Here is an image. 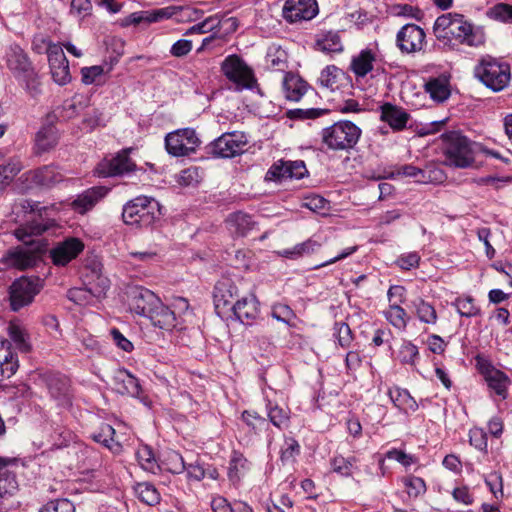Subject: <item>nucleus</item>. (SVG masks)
Masks as SVG:
<instances>
[{
  "label": "nucleus",
  "instance_id": "f257e3e1",
  "mask_svg": "<svg viewBox=\"0 0 512 512\" xmlns=\"http://www.w3.org/2000/svg\"><path fill=\"white\" fill-rule=\"evenodd\" d=\"M433 34L446 50H457L460 45L479 47L485 43V34L466 20L464 15L446 13L434 22Z\"/></svg>",
  "mask_w": 512,
  "mask_h": 512
},
{
  "label": "nucleus",
  "instance_id": "f03ea898",
  "mask_svg": "<svg viewBox=\"0 0 512 512\" xmlns=\"http://www.w3.org/2000/svg\"><path fill=\"white\" fill-rule=\"evenodd\" d=\"M161 217L159 202L147 196H138L128 201L122 210V219L125 224L138 228L152 226Z\"/></svg>",
  "mask_w": 512,
  "mask_h": 512
},
{
  "label": "nucleus",
  "instance_id": "7ed1b4c3",
  "mask_svg": "<svg viewBox=\"0 0 512 512\" xmlns=\"http://www.w3.org/2000/svg\"><path fill=\"white\" fill-rule=\"evenodd\" d=\"M6 64L14 77L25 85L32 95L39 93V81L28 55L17 44H12L6 50Z\"/></svg>",
  "mask_w": 512,
  "mask_h": 512
},
{
  "label": "nucleus",
  "instance_id": "20e7f679",
  "mask_svg": "<svg viewBox=\"0 0 512 512\" xmlns=\"http://www.w3.org/2000/svg\"><path fill=\"white\" fill-rule=\"evenodd\" d=\"M474 75L487 88L499 92L509 85L511 69L508 63L486 56L475 66Z\"/></svg>",
  "mask_w": 512,
  "mask_h": 512
},
{
  "label": "nucleus",
  "instance_id": "39448f33",
  "mask_svg": "<svg viewBox=\"0 0 512 512\" xmlns=\"http://www.w3.org/2000/svg\"><path fill=\"white\" fill-rule=\"evenodd\" d=\"M360 136L361 129L350 121L336 122L321 132L322 142L334 151L353 148Z\"/></svg>",
  "mask_w": 512,
  "mask_h": 512
},
{
  "label": "nucleus",
  "instance_id": "423d86ee",
  "mask_svg": "<svg viewBox=\"0 0 512 512\" xmlns=\"http://www.w3.org/2000/svg\"><path fill=\"white\" fill-rule=\"evenodd\" d=\"M445 163L457 168H466L474 162L472 142L458 132H450L445 138Z\"/></svg>",
  "mask_w": 512,
  "mask_h": 512
},
{
  "label": "nucleus",
  "instance_id": "0eeeda50",
  "mask_svg": "<svg viewBox=\"0 0 512 512\" xmlns=\"http://www.w3.org/2000/svg\"><path fill=\"white\" fill-rule=\"evenodd\" d=\"M225 77L235 84L236 90H252L257 87V80L252 69L237 55L225 58L221 65Z\"/></svg>",
  "mask_w": 512,
  "mask_h": 512
},
{
  "label": "nucleus",
  "instance_id": "6e6552de",
  "mask_svg": "<svg viewBox=\"0 0 512 512\" xmlns=\"http://www.w3.org/2000/svg\"><path fill=\"white\" fill-rule=\"evenodd\" d=\"M200 140L194 129L184 128L169 133L165 138L167 152L176 157L187 156L196 151Z\"/></svg>",
  "mask_w": 512,
  "mask_h": 512
},
{
  "label": "nucleus",
  "instance_id": "1a4fd4ad",
  "mask_svg": "<svg viewBox=\"0 0 512 512\" xmlns=\"http://www.w3.org/2000/svg\"><path fill=\"white\" fill-rule=\"evenodd\" d=\"M476 367L484 377L488 387L502 399L508 397V388L511 384L510 378L501 370L495 368L492 363L481 355L475 357Z\"/></svg>",
  "mask_w": 512,
  "mask_h": 512
},
{
  "label": "nucleus",
  "instance_id": "9d476101",
  "mask_svg": "<svg viewBox=\"0 0 512 512\" xmlns=\"http://www.w3.org/2000/svg\"><path fill=\"white\" fill-rule=\"evenodd\" d=\"M39 278L21 277L15 280L10 287V304L13 311L29 305L36 294L40 292Z\"/></svg>",
  "mask_w": 512,
  "mask_h": 512
},
{
  "label": "nucleus",
  "instance_id": "9b49d317",
  "mask_svg": "<svg viewBox=\"0 0 512 512\" xmlns=\"http://www.w3.org/2000/svg\"><path fill=\"white\" fill-rule=\"evenodd\" d=\"M133 148H126L120 151L111 159H104L97 166V172L102 177H113L130 174L137 169L135 161L130 157L134 152Z\"/></svg>",
  "mask_w": 512,
  "mask_h": 512
},
{
  "label": "nucleus",
  "instance_id": "f8f14e48",
  "mask_svg": "<svg viewBox=\"0 0 512 512\" xmlns=\"http://www.w3.org/2000/svg\"><path fill=\"white\" fill-rule=\"evenodd\" d=\"M247 137L242 132L224 133L211 145V152L222 158H232L245 151Z\"/></svg>",
  "mask_w": 512,
  "mask_h": 512
},
{
  "label": "nucleus",
  "instance_id": "ddd939ff",
  "mask_svg": "<svg viewBox=\"0 0 512 512\" xmlns=\"http://www.w3.org/2000/svg\"><path fill=\"white\" fill-rule=\"evenodd\" d=\"M426 34L416 24L404 25L396 35V46L403 54H414L423 49Z\"/></svg>",
  "mask_w": 512,
  "mask_h": 512
},
{
  "label": "nucleus",
  "instance_id": "4468645a",
  "mask_svg": "<svg viewBox=\"0 0 512 512\" xmlns=\"http://www.w3.org/2000/svg\"><path fill=\"white\" fill-rule=\"evenodd\" d=\"M47 56L54 82L61 86L69 83L71 81L69 63L63 48L58 44L49 43Z\"/></svg>",
  "mask_w": 512,
  "mask_h": 512
},
{
  "label": "nucleus",
  "instance_id": "2eb2a0df",
  "mask_svg": "<svg viewBox=\"0 0 512 512\" xmlns=\"http://www.w3.org/2000/svg\"><path fill=\"white\" fill-rule=\"evenodd\" d=\"M308 174L304 161L279 160L267 171L265 179L268 181H282L286 179H302Z\"/></svg>",
  "mask_w": 512,
  "mask_h": 512
},
{
  "label": "nucleus",
  "instance_id": "dca6fc26",
  "mask_svg": "<svg viewBox=\"0 0 512 512\" xmlns=\"http://www.w3.org/2000/svg\"><path fill=\"white\" fill-rule=\"evenodd\" d=\"M317 13L316 0H286L283 7V16L291 23L311 20Z\"/></svg>",
  "mask_w": 512,
  "mask_h": 512
},
{
  "label": "nucleus",
  "instance_id": "f3484780",
  "mask_svg": "<svg viewBox=\"0 0 512 512\" xmlns=\"http://www.w3.org/2000/svg\"><path fill=\"white\" fill-rule=\"evenodd\" d=\"M161 300L155 293L143 287H135L130 292V309L134 313L149 317Z\"/></svg>",
  "mask_w": 512,
  "mask_h": 512
},
{
  "label": "nucleus",
  "instance_id": "a211bd4d",
  "mask_svg": "<svg viewBox=\"0 0 512 512\" xmlns=\"http://www.w3.org/2000/svg\"><path fill=\"white\" fill-rule=\"evenodd\" d=\"M239 290L235 282L230 278L219 280L213 292L214 304L217 313L220 315L225 309L231 310L234 300L238 297Z\"/></svg>",
  "mask_w": 512,
  "mask_h": 512
},
{
  "label": "nucleus",
  "instance_id": "6ab92c4d",
  "mask_svg": "<svg viewBox=\"0 0 512 512\" xmlns=\"http://www.w3.org/2000/svg\"><path fill=\"white\" fill-rule=\"evenodd\" d=\"M46 385L50 396L58 406L68 408L72 404L70 382L61 374H49L46 376Z\"/></svg>",
  "mask_w": 512,
  "mask_h": 512
},
{
  "label": "nucleus",
  "instance_id": "aec40b11",
  "mask_svg": "<svg viewBox=\"0 0 512 512\" xmlns=\"http://www.w3.org/2000/svg\"><path fill=\"white\" fill-rule=\"evenodd\" d=\"M231 311L242 324L252 325L260 315V303L255 295L249 294L237 299Z\"/></svg>",
  "mask_w": 512,
  "mask_h": 512
},
{
  "label": "nucleus",
  "instance_id": "412c9836",
  "mask_svg": "<svg viewBox=\"0 0 512 512\" xmlns=\"http://www.w3.org/2000/svg\"><path fill=\"white\" fill-rule=\"evenodd\" d=\"M84 249V244L77 238H69L58 243L50 250L53 264L65 266L75 259Z\"/></svg>",
  "mask_w": 512,
  "mask_h": 512
},
{
  "label": "nucleus",
  "instance_id": "4be33fe9",
  "mask_svg": "<svg viewBox=\"0 0 512 512\" xmlns=\"http://www.w3.org/2000/svg\"><path fill=\"white\" fill-rule=\"evenodd\" d=\"M38 259V254L30 248L16 247L7 251L2 257V263L7 268L24 270L34 267Z\"/></svg>",
  "mask_w": 512,
  "mask_h": 512
},
{
  "label": "nucleus",
  "instance_id": "5701e85b",
  "mask_svg": "<svg viewBox=\"0 0 512 512\" xmlns=\"http://www.w3.org/2000/svg\"><path fill=\"white\" fill-rule=\"evenodd\" d=\"M22 177L29 186L50 187L63 180V174L54 166H43L41 168L25 172Z\"/></svg>",
  "mask_w": 512,
  "mask_h": 512
},
{
  "label": "nucleus",
  "instance_id": "b1692460",
  "mask_svg": "<svg viewBox=\"0 0 512 512\" xmlns=\"http://www.w3.org/2000/svg\"><path fill=\"white\" fill-rule=\"evenodd\" d=\"M114 390L121 395L138 397L141 392L139 380L126 369H118L113 375Z\"/></svg>",
  "mask_w": 512,
  "mask_h": 512
},
{
  "label": "nucleus",
  "instance_id": "393cba45",
  "mask_svg": "<svg viewBox=\"0 0 512 512\" xmlns=\"http://www.w3.org/2000/svg\"><path fill=\"white\" fill-rule=\"evenodd\" d=\"M107 190L104 187H92L79 195L72 201V209L80 214H85L95 207V205L106 195Z\"/></svg>",
  "mask_w": 512,
  "mask_h": 512
},
{
  "label": "nucleus",
  "instance_id": "a878e982",
  "mask_svg": "<svg viewBox=\"0 0 512 512\" xmlns=\"http://www.w3.org/2000/svg\"><path fill=\"white\" fill-rule=\"evenodd\" d=\"M18 367V358L12 351L11 343L0 337V378L12 377Z\"/></svg>",
  "mask_w": 512,
  "mask_h": 512
},
{
  "label": "nucleus",
  "instance_id": "bb28decb",
  "mask_svg": "<svg viewBox=\"0 0 512 512\" xmlns=\"http://www.w3.org/2000/svg\"><path fill=\"white\" fill-rule=\"evenodd\" d=\"M380 118L388 123L393 130L399 131L406 127L410 115L401 107L385 103L381 106Z\"/></svg>",
  "mask_w": 512,
  "mask_h": 512
},
{
  "label": "nucleus",
  "instance_id": "cd10ccee",
  "mask_svg": "<svg viewBox=\"0 0 512 512\" xmlns=\"http://www.w3.org/2000/svg\"><path fill=\"white\" fill-rule=\"evenodd\" d=\"M226 224L229 231L237 237L247 236L256 226L252 216L241 211L231 213L226 219Z\"/></svg>",
  "mask_w": 512,
  "mask_h": 512
},
{
  "label": "nucleus",
  "instance_id": "c85d7f7f",
  "mask_svg": "<svg viewBox=\"0 0 512 512\" xmlns=\"http://www.w3.org/2000/svg\"><path fill=\"white\" fill-rule=\"evenodd\" d=\"M425 91L436 102H444L451 95L450 76L441 74L438 77L430 78L425 83Z\"/></svg>",
  "mask_w": 512,
  "mask_h": 512
},
{
  "label": "nucleus",
  "instance_id": "c756f323",
  "mask_svg": "<svg viewBox=\"0 0 512 512\" xmlns=\"http://www.w3.org/2000/svg\"><path fill=\"white\" fill-rule=\"evenodd\" d=\"M148 318L154 326L161 329L171 330L178 326L175 312L170 310V308L165 306L162 302L159 303L156 309H153Z\"/></svg>",
  "mask_w": 512,
  "mask_h": 512
},
{
  "label": "nucleus",
  "instance_id": "7c9ffc66",
  "mask_svg": "<svg viewBox=\"0 0 512 512\" xmlns=\"http://www.w3.org/2000/svg\"><path fill=\"white\" fill-rule=\"evenodd\" d=\"M315 47L325 53H338L343 50V44L339 32L323 31L316 35Z\"/></svg>",
  "mask_w": 512,
  "mask_h": 512
},
{
  "label": "nucleus",
  "instance_id": "2f4dec72",
  "mask_svg": "<svg viewBox=\"0 0 512 512\" xmlns=\"http://www.w3.org/2000/svg\"><path fill=\"white\" fill-rule=\"evenodd\" d=\"M388 395L395 407L406 414L415 412L418 409L416 400L406 389L393 387L389 389Z\"/></svg>",
  "mask_w": 512,
  "mask_h": 512
},
{
  "label": "nucleus",
  "instance_id": "473e14b6",
  "mask_svg": "<svg viewBox=\"0 0 512 512\" xmlns=\"http://www.w3.org/2000/svg\"><path fill=\"white\" fill-rule=\"evenodd\" d=\"M374 61V53L369 49H365L352 58L350 69L357 78H363L372 71Z\"/></svg>",
  "mask_w": 512,
  "mask_h": 512
},
{
  "label": "nucleus",
  "instance_id": "72a5a7b5",
  "mask_svg": "<svg viewBox=\"0 0 512 512\" xmlns=\"http://www.w3.org/2000/svg\"><path fill=\"white\" fill-rule=\"evenodd\" d=\"M59 135L55 126H43L36 134L35 146L37 153H44L54 148L58 143Z\"/></svg>",
  "mask_w": 512,
  "mask_h": 512
},
{
  "label": "nucleus",
  "instance_id": "f704fd0d",
  "mask_svg": "<svg viewBox=\"0 0 512 512\" xmlns=\"http://www.w3.org/2000/svg\"><path fill=\"white\" fill-rule=\"evenodd\" d=\"M17 487L16 476L10 470L9 461L0 457V499L11 495Z\"/></svg>",
  "mask_w": 512,
  "mask_h": 512
},
{
  "label": "nucleus",
  "instance_id": "c9c22d12",
  "mask_svg": "<svg viewBox=\"0 0 512 512\" xmlns=\"http://www.w3.org/2000/svg\"><path fill=\"white\" fill-rule=\"evenodd\" d=\"M285 97L291 101H299L307 91V83L300 77L287 74L283 80Z\"/></svg>",
  "mask_w": 512,
  "mask_h": 512
},
{
  "label": "nucleus",
  "instance_id": "e433bc0d",
  "mask_svg": "<svg viewBox=\"0 0 512 512\" xmlns=\"http://www.w3.org/2000/svg\"><path fill=\"white\" fill-rule=\"evenodd\" d=\"M115 429L109 424H102L99 429L91 434V438L102 444L114 453H118L121 450V445L114 439Z\"/></svg>",
  "mask_w": 512,
  "mask_h": 512
},
{
  "label": "nucleus",
  "instance_id": "4c0bfd02",
  "mask_svg": "<svg viewBox=\"0 0 512 512\" xmlns=\"http://www.w3.org/2000/svg\"><path fill=\"white\" fill-rule=\"evenodd\" d=\"M269 421L278 429H286L290 423V410L287 407L279 406L270 400L266 404Z\"/></svg>",
  "mask_w": 512,
  "mask_h": 512
},
{
  "label": "nucleus",
  "instance_id": "58836bf2",
  "mask_svg": "<svg viewBox=\"0 0 512 512\" xmlns=\"http://www.w3.org/2000/svg\"><path fill=\"white\" fill-rule=\"evenodd\" d=\"M287 59L286 51L274 45L268 48L265 57L267 67L275 71H285L287 68Z\"/></svg>",
  "mask_w": 512,
  "mask_h": 512
},
{
  "label": "nucleus",
  "instance_id": "ea45409f",
  "mask_svg": "<svg viewBox=\"0 0 512 512\" xmlns=\"http://www.w3.org/2000/svg\"><path fill=\"white\" fill-rule=\"evenodd\" d=\"M22 168V164L18 159H10L6 164L0 165V195L11 184Z\"/></svg>",
  "mask_w": 512,
  "mask_h": 512
},
{
  "label": "nucleus",
  "instance_id": "a19ab883",
  "mask_svg": "<svg viewBox=\"0 0 512 512\" xmlns=\"http://www.w3.org/2000/svg\"><path fill=\"white\" fill-rule=\"evenodd\" d=\"M384 316L396 329L404 330L407 326V313L397 301L389 305V308L384 311Z\"/></svg>",
  "mask_w": 512,
  "mask_h": 512
},
{
  "label": "nucleus",
  "instance_id": "79ce46f5",
  "mask_svg": "<svg viewBox=\"0 0 512 512\" xmlns=\"http://www.w3.org/2000/svg\"><path fill=\"white\" fill-rule=\"evenodd\" d=\"M160 467L170 473L180 474L185 471L186 462L181 454L177 451L170 450L164 454Z\"/></svg>",
  "mask_w": 512,
  "mask_h": 512
},
{
  "label": "nucleus",
  "instance_id": "37998d69",
  "mask_svg": "<svg viewBox=\"0 0 512 512\" xmlns=\"http://www.w3.org/2000/svg\"><path fill=\"white\" fill-rule=\"evenodd\" d=\"M300 454V445L293 437H285L280 449V461L283 465H293Z\"/></svg>",
  "mask_w": 512,
  "mask_h": 512
},
{
  "label": "nucleus",
  "instance_id": "c03bdc74",
  "mask_svg": "<svg viewBox=\"0 0 512 512\" xmlns=\"http://www.w3.org/2000/svg\"><path fill=\"white\" fill-rule=\"evenodd\" d=\"M357 461L355 456L345 458L342 455H336L331 459V467L334 472L341 476L349 477L357 469Z\"/></svg>",
  "mask_w": 512,
  "mask_h": 512
},
{
  "label": "nucleus",
  "instance_id": "a18cd8bd",
  "mask_svg": "<svg viewBox=\"0 0 512 512\" xmlns=\"http://www.w3.org/2000/svg\"><path fill=\"white\" fill-rule=\"evenodd\" d=\"M319 247L320 244L317 241L313 239H308L303 243L295 245L293 248L282 250L280 252V255L289 259H297L304 255H308L315 252L316 250H318Z\"/></svg>",
  "mask_w": 512,
  "mask_h": 512
},
{
  "label": "nucleus",
  "instance_id": "49530a36",
  "mask_svg": "<svg viewBox=\"0 0 512 512\" xmlns=\"http://www.w3.org/2000/svg\"><path fill=\"white\" fill-rule=\"evenodd\" d=\"M249 469V462L242 453L233 451L230 462L228 475L231 481H238L241 476Z\"/></svg>",
  "mask_w": 512,
  "mask_h": 512
},
{
  "label": "nucleus",
  "instance_id": "de8ad7c7",
  "mask_svg": "<svg viewBox=\"0 0 512 512\" xmlns=\"http://www.w3.org/2000/svg\"><path fill=\"white\" fill-rule=\"evenodd\" d=\"M135 493L140 501L150 506L156 505L160 501V493L154 485L148 482L138 483Z\"/></svg>",
  "mask_w": 512,
  "mask_h": 512
},
{
  "label": "nucleus",
  "instance_id": "09e8293b",
  "mask_svg": "<svg viewBox=\"0 0 512 512\" xmlns=\"http://www.w3.org/2000/svg\"><path fill=\"white\" fill-rule=\"evenodd\" d=\"M396 175L414 178V179H416L417 182H420V183H427V182L431 181L432 179H435V180L439 179L437 176L432 178L430 175H427L426 170L420 169L411 164H405V165L399 166L396 170Z\"/></svg>",
  "mask_w": 512,
  "mask_h": 512
},
{
  "label": "nucleus",
  "instance_id": "8fccbe9b",
  "mask_svg": "<svg viewBox=\"0 0 512 512\" xmlns=\"http://www.w3.org/2000/svg\"><path fill=\"white\" fill-rule=\"evenodd\" d=\"M414 307L418 319L426 324H435L437 322V313L435 308L423 299L414 302Z\"/></svg>",
  "mask_w": 512,
  "mask_h": 512
},
{
  "label": "nucleus",
  "instance_id": "3c124183",
  "mask_svg": "<svg viewBox=\"0 0 512 512\" xmlns=\"http://www.w3.org/2000/svg\"><path fill=\"white\" fill-rule=\"evenodd\" d=\"M104 73V67L101 65L83 67L81 69L82 82L86 85H101L104 83Z\"/></svg>",
  "mask_w": 512,
  "mask_h": 512
},
{
  "label": "nucleus",
  "instance_id": "603ef678",
  "mask_svg": "<svg viewBox=\"0 0 512 512\" xmlns=\"http://www.w3.org/2000/svg\"><path fill=\"white\" fill-rule=\"evenodd\" d=\"M137 459L144 470L155 472L156 468H160L155 459L152 449L148 446H142L137 451Z\"/></svg>",
  "mask_w": 512,
  "mask_h": 512
},
{
  "label": "nucleus",
  "instance_id": "864d4df0",
  "mask_svg": "<svg viewBox=\"0 0 512 512\" xmlns=\"http://www.w3.org/2000/svg\"><path fill=\"white\" fill-rule=\"evenodd\" d=\"M403 484L409 497L417 498L426 491L424 480L417 476H407L403 478Z\"/></svg>",
  "mask_w": 512,
  "mask_h": 512
},
{
  "label": "nucleus",
  "instance_id": "5fc2aeb1",
  "mask_svg": "<svg viewBox=\"0 0 512 512\" xmlns=\"http://www.w3.org/2000/svg\"><path fill=\"white\" fill-rule=\"evenodd\" d=\"M458 313L463 317H474L480 313V309L475 305L474 299L470 296L457 298L454 303Z\"/></svg>",
  "mask_w": 512,
  "mask_h": 512
},
{
  "label": "nucleus",
  "instance_id": "6e6d98bb",
  "mask_svg": "<svg viewBox=\"0 0 512 512\" xmlns=\"http://www.w3.org/2000/svg\"><path fill=\"white\" fill-rule=\"evenodd\" d=\"M242 421L251 429L255 434L259 433L264 426H267V421L264 417L260 416L255 411L245 410L241 415Z\"/></svg>",
  "mask_w": 512,
  "mask_h": 512
},
{
  "label": "nucleus",
  "instance_id": "4d7b16f0",
  "mask_svg": "<svg viewBox=\"0 0 512 512\" xmlns=\"http://www.w3.org/2000/svg\"><path fill=\"white\" fill-rule=\"evenodd\" d=\"M487 15L494 20L512 23V5L499 3L489 9Z\"/></svg>",
  "mask_w": 512,
  "mask_h": 512
},
{
  "label": "nucleus",
  "instance_id": "13d9d810",
  "mask_svg": "<svg viewBox=\"0 0 512 512\" xmlns=\"http://www.w3.org/2000/svg\"><path fill=\"white\" fill-rule=\"evenodd\" d=\"M53 446L57 449L67 447L71 442L74 441V433L63 427L56 428L51 435Z\"/></svg>",
  "mask_w": 512,
  "mask_h": 512
},
{
  "label": "nucleus",
  "instance_id": "bf43d9fd",
  "mask_svg": "<svg viewBox=\"0 0 512 512\" xmlns=\"http://www.w3.org/2000/svg\"><path fill=\"white\" fill-rule=\"evenodd\" d=\"M340 69L334 65L325 67L318 78V82L322 87L333 89L337 83V78L340 73Z\"/></svg>",
  "mask_w": 512,
  "mask_h": 512
},
{
  "label": "nucleus",
  "instance_id": "052dcab7",
  "mask_svg": "<svg viewBox=\"0 0 512 512\" xmlns=\"http://www.w3.org/2000/svg\"><path fill=\"white\" fill-rule=\"evenodd\" d=\"M334 335L337 338L338 344L342 348L350 347L353 341V336L348 324L343 322L336 323L334 326Z\"/></svg>",
  "mask_w": 512,
  "mask_h": 512
},
{
  "label": "nucleus",
  "instance_id": "680f3d73",
  "mask_svg": "<svg viewBox=\"0 0 512 512\" xmlns=\"http://www.w3.org/2000/svg\"><path fill=\"white\" fill-rule=\"evenodd\" d=\"M469 443L477 450L487 453V434L482 428H472L469 431Z\"/></svg>",
  "mask_w": 512,
  "mask_h": 512
},
{
  "label": "nucleus",
  "instance_id": "e2e57ef3",
  "mask_svg": "<svg viewBox=\"0 0 512 512\" xmlns=\"http://www.w3.org/2000/svg\"><path fill=\"white\" fill-rule=\"evenodd\" d=\"M8 333L12 341L16 344L18 349L21 351H28L29 344L26 341V334L24 330L17 324H10L8 327Z\"/></svg>",
  "mask_w": 512,
  "mask_h": 512
},
{
  "label": "nucleus",
  "instance_id": "0e129e2a",
  "mask_svg": "<svg viewBox=\"0 0 512 512\" xmlns=\"http://www.w3.org/2000/svg\"><path fill=\"white\" fill-rule=\"evenodd\" d=\"M39 512H75V507L67 499H58L48 502Z\"/></svg>",
  "mask_w": 512,
  "mask_h": 512
},
{
  "label": "nucleus",
  "instance_id": "69168bd1",
  "mask_svg": "<svg viewBox=\"0 0 512 512\" xmlns=\"http://www.w3.org/2000/svg\"><path fill=\"white\" fill-rule=\"evenodd\" d=\"M418 354L417 346L411 342H404L399 350L400 361L404 364H413Z\"/></svg>",
  "mask_w": 512,
  "mask_h": 512
},
{
  "label": "nucleus",
  "instance_id": "338daca9",
  "mask_svg": "<svg viewBox=\"0 0 512 512\" xmlns=\"http://www.w3.org/2000/svg\"><path fill=\"white\" fill-rule=\"evenodd\" d=\"M272 317L277 321L283 322L289 326L295 318L293 310L287 305H277L273 307Z\"/></svg>",
  "mask_w": 512,
  "mask_h": 512
},
{
  "label": "nucleus",
  "instance_id": "774afa93",
  "mask_svg": "<svg viewBox=\"0 0 512 512\" xmlns=\"http://www.w3.org/2000/svg\"><path fill=\"white\" fill-rule=\"evenodd\" d=\"M104 122L105 119L103 113L96 108H93L91 111H89L83 119V124L89 130H93L96 127L104 125Z\"/></svg>",
  "mask_w": 512,
  "mask_h": 512
}]
</instances>
